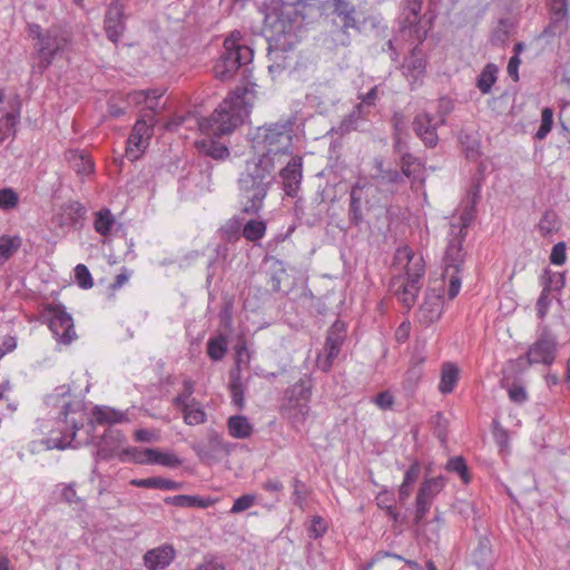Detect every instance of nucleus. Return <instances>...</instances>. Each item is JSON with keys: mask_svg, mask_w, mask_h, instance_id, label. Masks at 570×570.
<instances>
[{"mask_svg": "<svg viewBox=\"0 0 570 570\" xmlns=\"http://www.w3.org/2000/svg\"><path fill=\"white\" fill-rule=\"evenodd\" d=\"M253 90L248 87H237L210 117L202 118L198 127L202 134L208 136L195 141V147L199 154L210 157L215 160H225L230 153L226 145L220 144L210 137H220L233 132L252 108Z\"/></svg>", "mask_w": 570, "mask_h": 570, "instance_id": "f257e3e1", "label": "nucleus"}, {"mask_svg": "<svg viewBox=\"0 0 570 570\" xmlns=\"http://www.w3.org/2000/svg\"><path fill=\"white\" fill-rule=\"evenodd\" d=\"M125 440V435L120 430L108 428L101 438L98 455L102 459L111 458L115 452L119 450Z\"/></svg>", "mask_w": 570, "mask_h": 570, "instance_id": "b1692460", "label": "nucleus"}, {"mask_svg": "<svg viewBox=\"0 0 570 570\" xmlns=\"http://www.w3.org/2000/svg\"><path fill=\"white\" fill-rule=\"evenodd\" d=\"M446 479L443 475L425 479L415 498V524H421L430 511L434 499L444 489Z\"/></svg>", "mask_w": 570, "mask_h": 570, "instance_id": "4468645a", "label": "nucleus"}, {"mask_svg": "<svg viewBox=\"0 0 570 570\" xmlns=\"http://www.w3.org/2000/svg\"><path fill=\"white\" fill-rule=\"evenodd\" d=\"M473 559L478 567L485 568L492 562V546L487 537H481L473 552Z\"/></svg>", "mask_w": 570, "mask_h": 570, "instance_id": "e433bc0d", "label": "nucleus"}, {"mask_svg": "<svg viewBox=\"0 0 570 570\" xmlns=\"http://www.w3.org/2000/svg\"><path fill=\"white\" fill-rule=\"evenodd\" d=\"M130 484L135 485L137 488L161 489V490H179L181 488V483H179V482H176V481H173L169 479L158 478V476L146 478V479H132L130 481Z\"/></svg>", "mask_w": 570, "mask_h": 570, "instance_id": "7c9ffc66", "label": "nucleus"}, {"mask_svg": "<svg viewBox=\"0 0 570 570\" xmlns=\"http://www.w3.org/2000/svg\"><path fill=\"white\" fill-rule=\"evenodd\" d=\"M184 414V421L188 425L203 424L207 420V414L203 406L196 400L191 399L190 404L180 409Z\"/></svg>", "mask_w": 570, "mask_h": 570, "instance_id": "c9c22d12", "label": "nucleus"}, {"mask_svg": "<svg viewBox=\"0 0 570 570\" xmlns=\"http://www.w3.org/2000/svg\"><path fill=\"white\" fill-rule=\"evenodd\" d=\"M122 453L137 464H150L155 449L127 448Z\"/></svg>", "mask_w": 570, "mask_h": 570, "instance_id": "09e8293b", "label": "nucleus"}, {"mask_svg": "<svg viewBox=\"0 0 570 570\" xmlns=\"http://www.w3.org/2000/svg\"><path fill=\"white\" fill-rule=\"evenodd\" d=\"M292 140L293 122L284 120L258 127L252 138V146L259 156L268 157L276 166L283 156L292 154Z\"/></svg>", "mask_w": 570, "mask_h": 570, "instance_id": "39448f33", "label": "nucleus"}, {"mask_svg": "<svg viewBox=\"0 0 570 570\" xmlns=\"http://www.w3.org/2000/svg\"><path fill=\"white\" fill-rule=\"evenodd\" d=\"M193 450L203 461H217L222 454L229 453V446L225 443L223 436L216 431H209L206 442H198L193 445Z\"/></svg>", "mask_w": 570, "mask_h": 570, "instance_id": "6ab92c4d", "label": "nucleus"}, {"mask_svg": "<svg viewBox=\"0 0 570 570\" xmlns=\"http://www.w3.org/2000/svg\"><path fill=\"white\" fill-rule=\"evenodd\" d=\"M357 98L360 99L358 104H362V108L373 107L376 104L379 98V86H374L366 94H358Z\"/></svg>", "mask_w": 570, "mask_h": 570, "instance_id": "338daca9", "label": "nucleus"}, {"mask_svg": "<svg viewBox=\"0 0 570 570\" xmlns=\"http://www.w3.org/2000/svg\"><path fill=\"white\" fill-rule=\"evenodd\" d=\"M166 504H171L180 508H208L214 504V500L210 498H203L198 495L178 494L174 497H167L164 499Z\"/></svg>", "mask_w": 570, "mask_h": 570, "instance_id": "a878e982", "label": "nucleus"}, {"mask_svg": "<svg viewBox=\"0 0 570 570\" xmlns=\"http://www.w3.org/2000/svg\"><path fill=\"white\" fill-rule=\"evenodd\" d=\"M364 117V109L362 108V104H356L352 111L342 119V121L337 126V132L341 135H345L354 129H356L358 121Z\"/></svg>", "mask_w": 570, "mask_h": 570, "instance_id": "4c0bfd02", "label": "nucleus"}, {"mask_svg": "<svg viewBox=\"0 0 570 570\" xmlns=\"http://www.w3.org/2000/svg\"><path fill=\"white\" fill-rule=\"evenodd\" d=\"M327 531V524L325 520L318 515H315L311 520V525L308 528V535L313 539L321 538Z\"/></svg>", "mask_w": 570, "mask_h": 570, "instance_id": "bf43d9fd", "label": "nucleus"}, {"mask_svg": "<svg viewBox=\"0 0 570 570\" xmlns=\"http://www.w3.org/2000/svg\"><path fill=\"white\" fill-rule=\"evenodd\" d=\"M284 193L288 197H296L303 179V157L291 156L286 165L279 170Z\"/></svg>", "mask_w": 570, "mask_h": 570, "instance_id": "a211bd4d", "label": "nucleus"}, {"mask_svg": "<svg viewBox=\"0 0 570 570\" xmlns=\"http://www.w3.org/2000/svg\"><path fill=\"white\" fill-rule=\"evenodd\" d=\"M125 12L116 11L107 9L105 19H104V28L107 38L114 42L118 43L126 30L125 22Z\"/></svg>", "mask_w": 570, "mask_h": 570, "instance_id": "4be33fe9", "label": "nucleus"}, {"mask_svg": "<svg viewBox=\"0 0 570 570\" xmlns=\"http://www.w3.org/2000/svg\"><path fill=\"white\" fill-rule=\"evenodd\" d=\"M150 464H159L166 468H177L181 464V460L174 453H165L158 449H155V455H153Z\"/></svg>", "mask_w": 570, "mask_h": 570, "instance_id": "3c124183", "label": "nucleus"}, {"mask_svg": "<svg viewBox=\"0 0 570 570\" xmlns=\"http://www.w3.org/2000/svg\"><path fill=\"white\" fill-rule=\"evenodd\" d=\"M556 336L547 327H543L538 338L529 346L525 358L529 365L550 366L556 360Z\"/></svg>", "mask_w": 570, "mask_h": 570, "instance_id": "ddd939ff", "label": "nucleus"}, {"mask_svg": "<svg viewBox=\"0 0 570 570\" xmlns=\"http://www.w3.org/2000/svg\"><path fill=\"white\" fill-rule=\"evenodd\" d=\"M266 233V223L264 220L250 219L243 227V236L248 242H257Z\"/></svg>", "mask_w": 570, "mask_h": 570, "instance_id": "37998d69", "label": "nucleus"}, {"mask_svg": "<svg viewBox=\"0 0 570 570\" xmlns=\"http://www.w3.org/2000/svg\"><path fill=\"white\" fill-rule=\"evenodd\" d=\"M345 324L341 321H336L327 331L324 347L316 357V366L321 371L325 373L331 371L345 340Z\"/></svg>", "mask_w": 570, "mask_h": 570, "instance_id": "f8f14e48", "label": "nucleus"}, {"mask_svg": "<svg viewBox=\"0 0 570 570\" xmlns=\"http://www.w3.org/2000/svg\"><path fill=\"white\" fill-rule=\"evenodd\" d=\"M227 352V341L223 335L209 338L207 354L213 361H222Z\"/></svg>", "mask_w": 570, "mask_h": 570, "instance_id": "a18cd8bd", "label": "nucleus"}, {"mask_svg": "<svg viewBox=\"0 0 570 570\" xmlns=\"http://www.w3.org/2000/svg\"><path fill=\"white\" fill-rule=\"evenodd\" d=\"M19 204V196L12 188L0 189V209L11 210Z\"/></svg>", "mask_w": 570, "mask_h": 570, "instance_id": "603ef678", "label": "nucleus"}, {"mask_svg": "<svg viewBox=\"0 0 570 570\" xmlns=\"http://www.w3.org/2000/svg\"><path fill=\"white\" fill-rule=\"evenodd\" d=\"M550 292L542 289L538 301H537V314L540 320H543L549 311L551 305V298L549 296Z\"/></svg>", "mask_w": 570, "mask_h": 570, "instance_id": "0e129e2a", "label": "nucleus"}, {"mask_svg": "<svg viewBox=\"0 0 570 570\" xmlns=\"http://www.w3.org/2000/svg\"><path fill=\"white\" fill-rule=\"evenodd\" d=\"M228 389L233 404L242 410L245 406V385L242 381L239 362L229 371Z\"/></svg>", "mask_w": 570, "mask_h": 570, "instance_id": "393cba45", "label": "nucleus"}, {"mask_svg": "<svg viewBox=\"0 0 570 570\" xmlns=\"http://www.w3.org/2000/svg\"><path fill=\"white\" fill-rule=\"evenodd\" d=\"M541 282L543 285V289L547 292L551 291H561L566 285V276L563 273L552 272L549 268H546L542 276Z\"/></svg>", "mask_w": 570, "mask_h": 570, "instance_id": "a19ab883", "label": "nucleus"}, {"mask_svg": "<svg viewBox=\"0 0 570 570\" xmlns=\"http://www.w3.org/2000/svg\"><path fill=\"white\" fill-rule=\"evenodd\" d=\"M21 246V238L17 235L0 236V265H3Z\"/></svg>", "mask_w": 570, "mask_h": 570, "instance_id": "ea45409f", "label": "nucleus"}, {"mask_svg": "<svg viewBox=\"0 0 570 570\" xmlns=\"http://www.w3.org/2000/svg\"><path fill=\"white\" fill-rule=\"evenodd\" d=\"M373 185L366 178H358L350 190L347 218L351 226L361 227L365 222V214L370 210V195Z\"/></svg>", "mask_w": 570, "mask_h": 570, "instance_id": "9d476101", "label": "nucleus"}, {"mask_svg": "<svg viewBox=\"0 0 570 570\" xmlns=\"http://www.w3.org/2000/svg\"><path fill=\"white\" fill-rule=\"evenodd\" d=\"M498 72L499 69L494 63L490 62L484 66L476 80V87L482 94L487 95L491 91L498 79Z\"/></svg>", "mask_w": 570, "mask_h": 570, "instance_id": "f704fd0d", "label": "nucleus"}, {"mask_svg": "<svg viewBox=\"0 0 570 570\" xmlns=\"http://www.w3.org/2000/svg\"><path fill=\"white\" fill-rule=\"evenodd\" d=\"M443 312V299L441 295L434 293H428L424 302L419 308L417 318L420 323L430 325L436 322Z\"/></svg>", "mask_w": 570, "mask_h": 570, "instance_id": "412c9836", "label": "nucleus"}, {"mask_svg": "<svg viewBox=\"0 0 570 570\" xmlns=\"http://www.w3.org/2000/svg\"><path fill=\"white\" fill-rule=\"evenodd\" d=\"M453 511L463 518H469L474 512V507L470 501L466 500H456L452 504Z\"/></svg>", "mask_w": 570, "mask_h": 570, "instance_id": "774afa93", "label": "nucleus"}, {"mask_svg": "<svg viewBox=\"0 0 570 570\" xmlns=\"http://www.w3.org/2000/svg\"><path fill=\"white\" fill-rule=\"evenodd\" d=\"M175 557V548L171 544L165 543L148 550L144 556V563L148 570H161L167 568Z\"/></svg>", "mask_w": 570, "mask_h": 570, "instance_id": "aec40b11", "label": "nucleus"}, {"mask_svg": "<svg viewBox=\"0 0 570 570\" xmlns=\"http://www.w3.org/2000/svg\"><path fill=\"white\" fill-rule=\"evenodd\" d=\"M240 40L239 31H233L224 40V50L213 69L215 77L220 81L232 80L237 72H240L243 77H247V73L250 72L254 52Z\"/></svg>", "mask_w": 570, "mask_h": 570, "instance_id": "423d86ee", "label": "nucleus"}, {"mask_svg": "<svg viewBox=\"0 0 570 570\" xmlns=\"http://www.w3.org/2000/svg\"><path fill=\"white\" fill-rule=\"evenodd\" d=\"M424 363V357H417L413 361V364L406 372V380L413 384H416L422 377V364Z\"/></svg>", "mask_w": 570, "mask_h": 570, "instance_id": "680f3d73", "label": "nucleus"}, {"mask_svg": "<svg viewBox=\"0 0 570 570\" xmlns=\"http://www.w3.org/2000/svg\"><path fill=\"white\" fill-rule=\"evenodd\" d=\"M38 39V58L39 69H47L53 61L55 57L63 50L66 40L59 37L57 31L47 30L42 32L41 27H36Z\"/></svg>", "mask_w": 570, "mask_h": 570, "instance_id": "2eb2a0df", "label": "nucleus"}, {"mask_svg": "<svg viewBox=\"0 0 570 570\" xmlns=\"http://www.w3.org/2000/svg\"><path fill=\"white\" fill-rule=\"evenodd\" d=\"M446 469L451 472L458 473L464 483H468L470 481L468 466L463 458L454 456L450 459L446 464Z\"/></svg>", "mask_w": 570, "mask_h": 570, "instance_id": "864d4df0", "label": "nucleus"}, {"mask_svg": "<svg viewBox=\"0 0 570 570\" xmlns=\"http://www.w3.org/2000/svg\"><path fill=\"white\" fill-rule=\"evenodd\" d=\"M62 224L77 226L81 225V222L86 215V208L79 202H70L62 206Z\"/></svg>", "mask_w": 570, "mask_h": 570, "instance_id": "473e14b6", "label": "nucleus"}, {"mask_svg": "<svg viewBox=\"0 0 570 570\" xmlns=\"http://www.w3.org/2000/svg\"><path fill=\"white\" fill-rule=\"evenodd\" d=\"M75 277L77 284L83 289H88L94 286L91 274L88 267L83 264H78L75 267Z\"/></svg>", "mask_w": 570, "mask_h": 570, "instance_id": "6e6d98bb", "label": "nucleus"}, {"mask_svg": "<svg viewBox=\"0 0 570 570\" xmlns=\"http://www.w3.org/2000/svg\"><path fill=\"white\" fill-rule=\"evenodd\" d=\"M70 413H75V410L71 407L70 403H65L62 405L60 415L62 416L63 422L70 426L71 432L68 436L65 435L60 439L50 440V442H52V445H51L52 448L63 450L67 446H69L71 444L72 440L75 439L78 426H77L76 420L73 417L69 419Z\"/></svg>", "mask_w": 570, "mask_h": 570, "instance_id": "bb28decb", "label": "nucleus"}, {"mask_svg": "<svg viewBox=\"0 0 570 570\" xmlns=\"http://www.w3.org/2000/svg\"><path fill=\"white\" fill-rule=\"evenodd\" d=\"M459 140L466 158L476 159L480 156V144L473 135L462 131L459 135Z\"/></svg>", "mask_w": 570, "mask_h": 570, "instance_id": "49530a36", "label": "nucleus"}, {"mask_svg": "<svg viewBox=\"0 0 570 570\" xmlns=\"http://www.w3.org/2000/svg\"><path fill=\"white\" fill-rule=\"evenodd\" d=\"M402 69L411 86L421 82L425 75V61L417 53V46L413 49L411 56L405 58Z\"/></svg>", "mask_w": 570, "mask_h": 570, "instance_id": "5701e85b", "label": "nucleus"}, {"mask_svg": "<svg viewBox=\"0 0 570 570\" xmlns=\"http://www.w3.org/2000/svg\"><path fill=\"white\" fill-rule=\"evenodd\" d=\"M43 316L58 343L69 345L77 337L73 320L65 306L48 304L45 306Z\"/></svg>", "mask_w": 570, "mask_h": 570, "instance_id": "9b49d317", "label": "nucleus"}, {"mask_svg": "<svg viewBox=\"0 0 570 570\" xmlns=\"http://www.w3.org/2000/svg\"><path fill=\"white\" fill-rule=\"evenodd\" d=\"M377 173L373 176V179L377 184H399L403 181L402 174L396 169H385L382 161H376Z\"/></svg>", "mask_w": 570, "mask_h": 570, "instance_id": "c03bdc74", "label": "nucleus"}, {"mask_svg": "<svg viewBox=\"0 0 570 570\" xmlns=\"http://www.w3.org/2000/svg\"><path fill=\"white\" fill-rule=\"evenodd\" d=\"M376 500H377L379 508L384 509L386 511L387 515L393 521H397L399 520L400 513L396 511V509L392 504L393 500L387 498V492L386 491L380 492L377 498H376Z\"/></svg>", "mask_w": 570, "mask_h": 570, "instance_id": "13d9d810", "label": "nucleus"}, {"mask_svg": "<svg viewBox=\"0 0 570 570\" xmlns=\"http://www.w3.org/2000/svg\"><path fill=\"white\" fill-rule=\"evenodd\" d=\"M19 111H10L0 118V141L14 137L19 124Z\"/></svg>", "mask_w": 570, "mask_h": 570, "instance_id": "58836bf2", "label": "nucleus"}, {"mask_svg": "<svg viewBox=\"0 0 570 570\" xmlns=\"http://www.w3.org/2000/svg\"><path fill=\"white\" fill-rule=\"evenodd\" d=\"M313 389L312 377L304 375L285 391L281 413L295 429L304 425L309 415Z\"/></svg>", "mask_w": 570, "mask_h": 570, "instance_id": "0eeeda50", "label": "nucleus"}, {"mask_svg": "<svg viewBox=\"0 0 570 570\" xmlns=\"http://www.w3.org/2000/svg\"><path fill=\"white\" fill-rule=\"evenodd\" d=\"M153 135V125L145 119H138L127 139L126 157L130 161L137 160L147 148Z\"/></svg>", "mask_w": 570, "mask_h": 570, "instance_id": "dca6fc26", "label": "nucleus"}, {"mask_svg": "<svg viewBox=\"0 0 570 570\" xmlns=\"http://www.w3.org/2000/svg\"><path fill=\"white\" fill-rule=\"evenodd\" d=\"M421 168L419 159L410 153H403L401 156V174L402 177L416 178V174Z\"/></svg>", "mask_w": 570, "mask_h": 570, "instance_id": "de8ad7c7", "label": "nucleus"}, {"mask_svg": "<svg viewBox=\"0 0 570 570\" xmlns=\"http://www.w3.org/2000/svg\"><path fill=\"white\" fill-rule=\"evenodd\" d=\"M472 214L464 212L450 223L449 242L443 257L445 274H450L451 271H462L465 258L462 244L466 237L468 227L472 223Z\"/></svg>", "mask_w": 570, "mask_h": 570, "instance_id": "6e6552de", "label": "nucleus"}, {"mask_svg": "<svg viewBox=\"0 0 570 570\" xmlns=\"http://www.w3.org/2000/svg\"><path fill=\"white\" fill-rule=\"evenodd\" d=\"M399 262L406 261L404 274L394 276L391 281V289L399 301L407 308H411L419 296L422 287V278L425 274V263L421 255L405 246L396 252Z\"/></svg>", "mask_w": 570, "mask_h": 570, "instance_id": "20e7f679", "label": "nucleus"}, {"mask_svg": "<svg viewBox=\"0 0 570 570\" xmlns=\"http://www.w3.org/2000/svg\"><path fill=\"white\" fill-rule=\"evenodd\" d=\"M195 392V383L187 379L183 381V391L173 400V404L178 409L186 407L190 404L191 395Z\"/></svg>", "mask_w": 570, "mask_h": 570, "instance_id": "8fccbe9b", "label": "nucleus"}, {"mask_svg": "<svg viewBox=\"0 0 570 570\" xmlns=\"http://www.w3.org/2000/svg\"><path fill=\"white\" fill-rule=\"evenodd\" d=\"M255 502H256L255 494H253V493L243 494L234 501V503L229 510V513L237 514V513L244 512V511L248 510L249 508H252Z\"/></svg>", "mask_w": 570, "mask_h": 570, "instance_id": "5fc2aeb1", "label": "nucleus"}, {"mask_svg": "<svg viewBox=\"0 0 570 570\" xmlns=\"http://www.w3.org/2000/svg\"><path fill=\"white\" fill-rule=\"evenodd\" d=\"M446 114L442 115L439 121L428 112L417 114L412 122L413 130L416 136L423 141L425 147L434 148L439 142L436 132L438 126L444 124Z\"/></svg>", "mask_w": 570, "mask_h": 570, "instance_id": "f3484780", "label": "nucleus"}, {"mask_svg": "<svg viewBox=\"0 0 570 570\" xmlns=\"http://www.w3.org/2000/svg\"><path fill=\"white\" fill-rule=\"evenodd\" d=\"M265 31L268 32L269 57L273 61L268 66L272 75L281 73L292 66V58L285 55L296 42L293 23L283 14H267Z\"/></svg>", "mask_w": 570, "mask_h": 570, "instance_id": "7ed1b4c3", "label": "nucleus"}, {"mask_svg": "<svg viewBox=\"0 0 570 570\" xmlns=\"http://www.w3.org/2000/svg\"><path fill=\"white\" fill-rule=\"evenodd\" d=\"M66 159L79 175L86 176L94 170V163L82 151L69 150L66 153Z\"/></svg>", "mask_w": 570, "mask_h": 570, "instance_id": "c756f323", "label": "nucleus"}, {"mask_svg": "<svg viewBox=\"0 0 570 570\" xmlns=\"http://www.w3.org/2000/svg\"><path fill=\"white\" fill-rule=\"evenodd\" d=\"M566 244L563 242L557 243L551 250L550 262L553 265H563L566 263Z\"/></svg>", "mask_w": 570, "mask_h": 570, "instance_id": "e2e57ef3", "label": "nucleus"}, {"mask_svg": "<svg viewBox=\"0 0 570 570\" xmlns=\"http://www.w3.org/2000/svg\"><path fill=\"white\" fill-rule=\"evenodd\" d=\"M459 367L454 363L448 362L442 365L439 383V391L442 394L453 392L459 381Z\"/></svg>", "mask_w": 570, "mask_h": 570, "instance_id": "c85d7f7f", "label": "nucleus"}, {"mask_svg": "<svg viewBox=\"0 0 570 570\" xmlns=\"http://www.w3.org/2000/svg\"><path fill=\"white\" fill-rule=\"evenodd\" d=\"M444 277L449 278L448 296L450 299H453L461 289V272L451 271L450 274L444 273Z\"/></svg>", "mask_w": 570, "mask_h": 570, "instance_id": "052dcab7", "label": "nucleus"}, {"mask_svg": "<svg viewBox=\"0 0 570 570\" xmlns=\"http://www.w3.org/2000/svg\"><path fill=\"white\" fill-rule=\"evenodd\" d=\"M116 225V218L108 208H102L95 214L94 228L101 236H108Z\"/></svg>", "mask_w": 570, "mask_h": 570, "instance_id": "72a5a7b5", "label": "nucleus"}, {"mask_svg": "<svg viewBox=\"0 0 570 570\" xmlns=\"http://www.w3.org/2000/svg\"><path fill=\"white\" fill-rule=\"evenodd\" d=\"M556 228V215L547 212L539 222V229L543 235L552 233Z\"/></svg>", "mask_w": 570, "mask_h": 570, "instance_id": "69168bd1", "label": "nucleus"}, {"mask_svg": "<svg viewBox=\"0 0 570 570\" xmlns=\"http://www.w3.org/2000/svg\"><path fill=\"white\" fill-rule=\"evenodd\" d=\"M552 13V23L543 31L544 35L552 33L551 29L568 16L569 0H549Z\"/></svg>", "mask_w": 570, "mask_h": 570, "instance_id": "79ce46f5", "label": "nucleus"}, {"mask_svg": "<svg viewBox=\"0 0 570 570\" xmlns=\"http://www.w3.org/2000/svg\"><path fill=\"white\" fill-rule=\"evenodd\" d=\"M333 7V24L338 28L337 42L341 46H348L351 43L350 30L361 32L363 22L356 7L350 0H332Z\"/></svg>", "mask_w": 570, "mask_h": 570, "instance_id": "1a4fd4ad", "label": "nucleus"}, {"mask_svg": "<svg viewBox=\"0 0 570 570\" xmlns=\"http://www.w3.org/2000/svg\"><path fill=\"white\" fill-rule=\"evenodd\" d=\"M553 112L550 108H544L541 112V125L535 132L537 139H543L552 128Z\"/></svg>", "mask_w": 570, "mask_h": 570, "instance_id": "4d7b16f0", "label": "nucleus"}, {"mask_svg": "<svg viewBox=\"0 0 570 570\" xmlns=\"http://www.w3.org/2000/svg\"><path fill=\"white\" fill-rule=\"evenodd\" d=\"M227 429L229 435L235 439H248L254 432L253 424L244 415H233L228 417Z\"/></svg>", "mask_w": 570, "mask_h": 570, "instance_id": "cd10ccee", "label": "nucleus"}, {"mask_svg": "<svg viewBox=\"0 0 570 570\" xmlns=\"http://www.w3.org/2000/svg\"><path fill=\"white\" fill-rule=\"evenodd\" d=\"M275 169L276 166L266 156L246 161L237 179L243 213L255 215L263 208L264 200L276 180Z\"/></svg>", "mask_w": 570, "mask_h": 570, "instance_id": "f03ea898", "label": "nucleus"}, {"mask_svg": "<svg viewBox=\"0 0 570 570\" xmlns=\"http://www.w3.org/2000/svg\"><path fill=\"white\" fill-rule=\"evenodd\" d=\"M92 416L98 424H114L127 421L124 412L109 406H95Z\"/></svg>", "mask_w": 570, "mask_h": 570, "instance_id": "2f4dec72", "label": "nucleus"}]
</instances>
